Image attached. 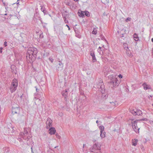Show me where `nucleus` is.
Returning <instances> with one entry per match:
<instances>
[{
	"label": "nucleus",
	"mask_w": 153,
	"mask_h": 153,
	"mask_svg": "<svg viewBox=\"0 0 153 153\" xmlns=\"http://www.w3.org/2000/svg\"><path fill=\"white\" fill-rule=\"evenodd\" d=\"M38 52L37 49L34 47L29 48L26 53V58L30 62H33L36 59Z\"/></svg>",
	"instance_id": "f257e3e1"
},
{
	"label": "nucleus",
	"mask_w": 153,
	"mask_h": 153,
	"mask_svg": "<svg viewBox=\"0 0 153 153\" xmlns=\"http://www.w3.org/2000/svg\"><path fill=\"white\" fill-rule=\"evenodd\" d=\"M98 88L99 91L102 94H106L104 95V97H105V98H106V97H107V95H106L107 94H106L107 92L105 88V85L102 80H100L95 85V86H94L93 89H94V88ZM103 95H102V96L103 97Z\"/></svg>",
	"instance_id": "f03ea898"
},
{
	"label": "nucleus",
	"mask_w": 153,
	"mask_h": 153,
	"mask_svg": "<svg viewBox=\"0 0 153 153\" xmlns=\"http://www.w3.org/2000/svg\"><path fill=\"white\" fill-rule=\"evenodd\" d=\"M28 129L25 128L24 129V132H21L19 136L23 138L25 141L26 142L27 145L29 146L30 141L31 137L30 136L29 133L28 132Z\"/></svg>",
	"instance_id": "7ed1b4c3"
},
{
	"label": "nucleus",
	"mask_w": 153,
	"mask_h": 153,
	"mask_svg": "<svg viewBox=\"0 0 153 153\" xmlns=\"http://www.w3.org/2000/svg\"><path fill=\"white\" fill-rule=\"evenodd\" d=\"M18 86V81L17 79H14L11 82L10 87V92L13 93L17 90Z\"/></svg>",
	"instance_id": "20e7f679"
},
{
	"label": "nucleus",
	"mask_w": 153,
	"mask_h": 153,
	"mask_svg": "<svg viewBox=\"0 0 153 153\" xmlns=\"http://www.w3.org/2000/svg\"><path fill=\"white\" fill-rule=\"evenodd\" d=\"M108 78L110 79V83L114 87H116L118 86L119 85V83L118 82V80L115 76L113 75H110L108 76Z\"/></svg>",
	"instance_id": "39448f33"
},
{
	"label": "nucleus",
	"mask_w": 153,
	"mask_h": 153,
	"mask_svg": "<svg viewBox=\"0 0 153 153\" xmlns=\"http://www.w3.org/2000/svg\"><path fill=\"white\" fill-rule=\"evenodd\" d=\"M101 145L98 143H95L93 145L92 148L90 149V151L92 152H96V151H99V153H101L100 151Z\"/></svg>",
	"instance_id": "423d86ee"
},
{
	"label": "nucleus",
	"mask_w": 153,
	"mask_h": 153,
	"mask_svg": "<svg viewBox=\"0 0 153 153\" xmlns=\"http://www.w3.org/2000/svg\"><path fill=\"white\" fill-rule=\"evenodd\" d=\"M131 123L132 128L134 131L136 133L139 134V133L140 128L137 126V120L133 121V120H132Z\"/></svg>",
	"instance_id": "0eeeda50"
},
{
	"label": "nucleus",
	"mask_w": 153,
	"mask_h": 153,
	"mask_svg": "<svg viewBox=\"0 0 153 153\" xmlns=\"http://www.w3.org/2000/svg\"><path fill=\"white\" fill-rule=\"evenodd\" d=\"M130 111L133 115L135 116H140L142 114L141 111L139 109H131L130 110Z\"/></svg>",
	"instance_id": "6e6552de"
},
{
	"label": "nucleus",
	"mask_w": 153,
	"mask_h": 153,
	"mask_svg": "<svg viewBox=\"0 0 153 153\" xmlns=\"http://www.w3.org/2000/svg\"><path fill=\"white\" fill-rule=\"evenodd\" d=\"M46 128L48 129L52 126V121L50 118H48L46 122Z\"/></svg>",
	"instance_id": "1a4fd4ad"
},
{
	"label": "nucleus",
	"mask_w": 153,
	"mask_h": 153,
	"mask_svg": "<svg viewBox=\"0 0 153 153\" xmlns=\"http://www.w3.org/2000/svg\"><path fill=\"white\" fill-rule=\"evenodd\" d=\"M19 108L18 107H13L12 109V113L13 114L18 113L19 112Z\"/></svg>",
	"instance_id": "9d476101"
},
{
	"label": "nucleus",
	"mask_w": 153,
	"mask_h": 153,
	"mask_svg": "<svg viewBox=\"0 0 153 153\" xmlns=\"http://www.w3.org/2000/svg\"><path fill=\"white\" fill-rule=\"evenodd\" d=\"M90 55L91 56L92 58V62H93L97 61V59L95 54V52L93 51H91L90 52Z\"/></svg>",
	"instance_id": "9b49d317"
},
{
	"label": "nucleus",
	"mask_w": 153,
	"mask_h": 153,
	"mask_svg": "<svg viewBox=\"0 0 153 153\" xmlns=\"http://www.w3.org/2000/svg\"><path fill=\"white\" fill-rule=\"evenodd\" d=\"M35 96V98L37 99H39L40 100H41L42 99L43 97V93L42 92L40 91L38 93V94Z\"/></svg>",
	"instance_id": "f8f14e48"
},
{
	"label": "nucleus",
	"mask_w": 153,
	"mask_h": 153,
	"mask_svg": "<svg viewBox=\"0 0 153 153\" xmlns=\"http://www.w3.org/2000/svg\"><path fill=\"white\" fill-rule=\"evenodd\" d=\"M142 86L143 87V88L145 90L151 89H152L151 86L147 84L146 82L143 83L142 84Z\"/></svg>",
	"instance_id": "ddd939ff"
},
{
	"label": "nucleus",
	"mask_w": 153,
	"mask_h": 153,
	"mask_svg": "<svg viewBox=\"0 0 153 153\" xmlns=\"http://www.w3.org/2000/svg\"><path fill=\"white\" fill-rule=\"evenodd\" d=\"M63 66L64 65L63 63H59L56 66L57 71H59L62 70Z\"/></svg>",
	"instance_id": "4468645a"
},
{
	"label": "nucleus",
	"mask_w": 153,
	"mask_h": 153,
	"mask_svg": "<svg viewBox=\"0 0 153 153\" xmlns=\"http://www.w3.org/2000/svg\"><path fill=\"white\" fill-rule=\"evenodd\" d=\"M49 129V133L51 135H53L55 134L56 132V129L54 127H50Z\"/></svg>",
	"instance_id": "2eb2a0df"
},
{
	"label": "nucleus",
	"mask_w": 153,
	"mask_h": 153,
	"mask_svg": "<svg viewBox=\"0 0 153 153\" xmlns=\"http://www.w3.org/2000/svg\"><path fill=\"white\" fill-rule=\"evenodd\" d=\"M68 90L66 89L63 91L62 93V96L64 97L65 100H66L67 98L68 97Z\"/></svg>",
	"instance_id": "dca6fc26"
},
{
	"label": "nucleus",
	"mask_w": 153,
	"mask_h": 153,
	"mask_svg": "<svg viewBox=\"0 0 153 153\" xmlns=\"http://www.w3.org/2000/svg\"><path fill=\"white\" fill-rule=\"evenodd\" d=\"M116 101L110 102L108 103V105L110 106L111 108H114L116 106Z\"/></svg>",
	"instance_id": "f3484780"
},
{
	"label": "nucleus",
	"mask_w": 153,
	"mask_h": 153,
	"mask_svg": "<svg viewBox=\"0 0 153 153\" xmlns=\"http://www.w3.org/2000/svg\"><path fill=\"white\" fill-rule=\"evenodd\" d=\"M74 31L76 33V36L79 38H81V36L80 33V32L78 31V30H75Z\"/></svg>",
	"instance_id": "a211bd4d"
},
{
	"label": "nucleus",
	"mask_w": 153,
	"mask_h": 153,
	"mask_svg": "<svg viewBox=\"0 0 153 153\" xmlns=\"http://www.w3.org/2000/svg\"><path fill=\"white\" fill-rule=\"evenodd\" d=\"M126 51V53L127 55L130 57H132V54L130 53V51L128 49H125Z\"/></svg>",
	"instance_id": "6ab92c4d"
},
{
	"label": "nucleus",
	"mask_w": 153,
	"mask_h": 153,
	"mask_svg": "<svg viewBox=\"0 0 153 153\" xmlns=\"http://www.w3.org/2000/svg\"><path fill=\"white\" fill-rule=\"evenodd\" d=\"M101 58L102 61L104 62H107L108 61V59L107 58L105 57L104 56H101Z\"/></svg>",
	"instance_id": "aec40b11"
},
{
	"label": "nucleus",
	"mask_w": 153,
	"mask_h": 153,
	"mask_svg": "<svg viewBox=\"0 0 153 153\" xmlns=\"http://www.w3.org/2000/svg\"><path fill=\"white\" fill-rule=\"evenodd\" d=\"M100 137L102 139L105 137V131L102 132L101 131L100 132Z\"/></svg>",
	"instance_id": "412c9836"
},
{
	"label": "nucleus",
	"mask_w": 153,
	"mask_h": 153,
	"mask_svg": "<svg viewBox=\"0 0 153 153\" xmlns=\"http://www.w3.org/2000/svg\"><path fill=\"white\" fill-rule=\"evenodd\" d=\"M134 38L135 41H137L139 40V38L136 33H134Z\"/></svg>",
	"instance_id": "4be33fe9"
},
{
	"label": "nucleus",
	"mask_w": 153,
	"mask_h": 153,
	"mask_svg": "<svg viewBox=\"0 0 153 153\" xmlns=\"http://www.w3.org/2000/svg\"><path fill=\"white\" fill-rule=\"evenodd\" d=\"M138 140L137 139H134V141L132 143V144L133 146H136L137 144Z\"/></svg>",
	"instance_id": "5701e85b"
},
{
	"label": "nucleus",
	"mask_w": 153,
	"mask_h": 153,
	"mask_svg": "<svg viewBox=\"0 0 153 153\" xmlns=\"http://www.w3.org/2000/svg\"><path fill=\"white\" fill-rule=\"evenodd\" d=\"M78 13H79V14H78L79 16L82 17H84V11H82L80 13L79 12H78Z\"/></svg>",
	"instance_id": "b1692460"
},
{
	"label": "nucleus",
	"mask_w": 153,
	"mask_h": 153,
	"mask_svg": "<svg viewBox=\"0 0 153 153\" xmlns=\"http://www.w3.org/2000/svg\"><path fill=\"white\" fill-rule=\"evenodd\" d=\"M85 15L87 17H89L90 16L89 13L87 10L84 11V15Z\"/></svg>",
	"instance_id": "393cba45"
},
{
	"label": "nucleus",
	"mask_w": 153,
	"mask_h": 153,
	"mask_svg": "<svg viewBox=\"0 0 153 153\" xmlns=\"http://www.w3.org/2000/svg\"><path fill=\"white\" fill-rule=\"evenodd\" d=\"M99 128L100 130V132L105 131H104V128L103 126H100L99 127Z\"/></svg>",
	"instance_id": "a878e982"
},
{
	"label": "nucleus",
	"mask_w": 153,
	"mask_h": 153,
	"mask_svg": "<svg viewBox=\"0 0 153 153\" xmlns=\"http://www.w3.org/2000/svg\"><path fill=\"white\" fill-rule=\"evenodd\" d=\"M100 37L102 40H105V41L107 42L105 37L102 35H100Z\"/></svg>",
	"instance_id": "bb28decb"
},
{
	"label": "nucleus",
	"mask_w": 153,
	"mask_h": 153,
	"mask_svg": "<svg viewBox=\"0 0 153 153\" xmlns=\"http://www.w3.org/2000/svg\"><path fill=\"white\" fill-rule=\"evenodd\" d=\"M123 47L124 48L125 50L126 49H128V45L126 43H123Z\"/></svg>",
	"instance_id": "cd10ccee"
},
{
	"label": "nucleus",
	"mask_w": 153,
	"mask_h": 153,
	"mask_svg": "<svg viewBox=\"0 0 153 153\" xmlns=\"http://www.w3.org/2000/svg\"><path fill=\"white\" fill-rule=\"evenodd\" d=\"M97 30L96 28H94L92 32V33L93 34L96 35L97 33Z\"/></svg>",
	"instance_id": "c85d7f7f"
},
{
	"label": "nucleus",
	"mask_w": 153,
	"mask_h": 153,
	"mask_svg": "<svg viewBox=\"0 0 153 153\" xmlns=\"http://www.w3.org/2000/svg\"><path fill=\"white\" fill-rule=\"evenodd\" d=\"M22 139H23V138H22V137H21L19 135V137L17 138V140L20 142H21L22 141Z\"/></svg>",
	"instance_id": "c756f323"
},
{
	"label": "nucleus",
	"mask_w": 153,
	"mask_h": 153,
	"mask_svg": "<svg viewBox=\"0 0 153 153\" xmlns=\"http://www.w3.org/2000/svg\"><path fill=\"white\" fill-rule=\"evenodd\" d=\"M41 10L45 14L46 12V10L45 8L42 7L41 8Z\"/></svg>",
	"instance_id": "7c9ffc66"
},
{
	"label": "nucleus",
	"mask_w": 153,
	"mask_h": 153,
	"mask_svg": "<svg viewBox=\"0 0 153 153\" xmlns=\"http://www.w3.org/2000/svg\"><path fill=\"white\" fill-rule=\"evenodd\" d=\"M35 87L36 88V92L34 94V96L36 95V94H38V93L39 92V89H38L36 86H35Z\"/></svg>",
	"instance_id": "2f4dec72"
},
{
	"label": "nucleus",
	"mask_w": 153,
	"mask_h": 153,
	"mask_svg": "<svg viewBox=\"0 0 153 153\" xmlns=\"http://www.w3.org/2000/svg\"><path fill=\"white\" fill-rule=\"evenodd\" d=\"M55 135L56 138H57L58 139H60L61 138V136L58 133H56L55 134Z\"/></svg>",
	"instance_id": "473e14b6"
},
{
	"label": "nucleus",
	"mask_w": 153,
	"mask_h": 153,
	"mask_svg": "<svg viewBox=\"0 0 153 153\" xmlns=\"http://www.w3.org/2000/svg\"><path fill=\"white\" fill-rule=\"evenodd\" d=\"M97 51L100 54L102 55L103 53V52L101 50L97 49Z\"/></svg>",
	"instance_id": "72a5a7b5"
},
{
	"label": "nucleus",
	"mask_w": 153,
	"mask_h": 153,
	"mask_svg": "<svg viewBox=\"0 0 153 153\" xmlns=\"http://www.w3.org/2000/svg\"><path fill=\"white\" fill-rule=\"evenodd\" d=\"M131 19V18H130L128 17L126 19L125 21L126 22H128V21H130Z\"/></svg>",
	"instance_id": "f704fd0d"
},
{
	"label": "nucleus",
	"mask_w": 153,
	"mask_h": 153,
	"mask_svg": "<svg viewBox=\"0 0 153 153\" xmlns=\"http://www.w3.org/2000/svg\"><path fill=\"white\" fill-rule=\"evenodd\" d=\"M43 37L44 36H43V33H41L40 35L39 38L40 39H42L43 38Z\"/></svg>",
	"instance_id": "c9c22d12"
},
{
	"label": "nucleus",
	"mask_w": 153,
	"mask_h": 153,
	"mask_svg": "<svg viewBox=\"0 0 153 153\" xmlns=\"http://www.w3.org/2000/svg\"><path fill=\"white\" fill-rule=\"evenodd\" d=\"M140 120L141 121H147V119L146 118H144L140 119Z\"/></svg>",
	"instance_id": "e433bc0d"
},
{
	"label": "nucleus",
	"mask_w": 153,
	"mask_h": 153,
	"mask_svg": "<svg viewBox=\"0 0 153 153\" xmlns=\"http://www.w3.org/2000/svg\"><path fill=\"white\" fill-rule=\"evenodd\" d=\"M50 61L52 63L53 61V59L52 58H49Z\"/></svg>",
	"instance_id": "4c0bfd02"
},
{
	"label": "nucleus",
	"mask_w": 153,
	"mask_h": 153,
	"mask_svg": "<svg viewBox=\"0 0 153 153\" xmlns=\"http://www.w3.org/2000/svg\"><path fill=\"white\" fill-rule=\"evenodd\" d=\"M4 45L5 47H6L7 46V42L6 41H5L4 42Z\"/></svg>",
	"instance_id": "58836bf2"
},
{
	"label": "nucleus",
	"mask_w": 153,
	"mask_h": 153,
	"mask_svg": "<svg viewBox=\"0 0 153 153\" xmlns=\"http://www.w3.org/2000/svg\"><path fill=\"white\" fill-rule=\"evenodd\" d=\"M124 34H122L121 35V38L123 39H125V37L124 36Z\"/></svg>",
	"instance_id": "ea45409f"
},
{
	"label": "nucleus",
	"mask_w": 153,
	"mask_h": 153,
	"mask_svg": "<svg viewBox=\"0 0 153 153\" xmlns=\"http://www.w3.org/2000/svg\"><path fill=\"white\" fill-rule=\"evenodd\" d=\"M118 77H119L120 78H122L123 77V76L121 75V74H120L119 75H118Z\"/></svg>",
	"instance_id": "a19ab883"
},
{
	"label": "nucleus",
	"mask_w": 153,
	"mask_h": 153,
	"mask_svg": "<svg viewBox=\"0 0 153 153\" xmlns=\"http://www.w3.org/2000/svg\"><path fill=\"white\" fill-rule=\"evenodd\" d=\"M65 26L67 27L68 28V30H70V28L69 26L68 25H66Z\"/></svg>",
	"instance_id": "79ce46f5"
},
{
	"label": "nucleus",
	"mask_w": 153,
	"mask_h": 153,
	"mask_svg": "<svg viewBox=\"0 0 153 153\" xmlns=\"http://www.w3.org/2000/svg\"><path fill=\"white\" fill-rule=\"evenodd\" d=\"M58 115L62 117L63 115V114L62 113H59Z\"/></svg>",
	"instance_id": "37998d69"
},
{
	"label": "nucleus",
	"mask_w": 153,
	"mask_h": 153,
	"mask_svg": "<svg viewBox=\"0 0 153 153\" xmlns=\"http://www.w3.org/2000/svg\"><path fill=\"white\" fill-rule=\"evenodd\" d=\"M64 19H65V20H64V21L65 22V23H66V22H68V21L67 20H66V19H65V17L64 18Z\"/></svg>",
	"instance_id": "c03bdc74"
},
{
	"label": "nucleus",
	"mask_w": 153,
	"mask_h": 153,
	"mask_svg": "<svg viewBox=\"0 0 153 153\" xmlns=\"http://www.w3.org/2000/svg\"><path fill=\"white\" fill-rule=\"evenodd\" d=\"M34 145V144H33V145L31 147V151H32V150H33V145Z\"/></svg>",
	"instance_id": "a18cd8bd"
},
{
	"label": "nucleus",
	"mask_w": 153,
	"mask_h": 153,
	"mask_svg": "<svg viewBox=\"0 0 153 153\" xmlns=\"http://www.w3.org/2000/svg\"><path fill=\"white\" fill-rule=\"evenodd\" d=\"M58 62H59V63H62L61 60H59Z\"/></svg>",
	"instance_id": "49530a36"
},
{
	"label": "nucleus",
	"mask_w": 153,
	"mask_h": 153,
	"mask_svg": "<svg viewBox=\"0 0 153 153\" xmlns=\"http://www.w3.org/2000/svg\"><path fill=\"white\" fill-rule=\"evenodd\" d=\"M101 47H99L98 48V49H99V50H100H100H101Z\"/></svg>",
	"instance_id": "de8ad7c7"
},
{
	"label": "nucleus",
	"mask_w": 153,
	"mask_h": 153,
	"mask_svg": "<svg viewBox=\"0 0 153 153\" xmlns=\"http://www.w3.org/2000/svg\"><path fill=\"white\" fill-rule=\"evenodd\" d=\"M59 30L61 32H62V29H59Z\"/></svg>",
	"instance_id": "09e8293b"
},
{
	"label": "nucleus",
	"mask_w": 153,
	"mask_h": 153,
	"mask_svg": "<svg viewBox=\"0 0 153 153\" xmlns=\"http://www.w3.org/2000/svg\"><path fill=\"white\" fill-rule=\"evenodd\" d=\"M96 123H97V124H98V120H97V121H96Z\"/></svg>",
	"instance_id": "8fccbe9b"
},
{
	"label": "nucleus",
	"mask_w": 153,
	"mask_h": 153,
	"mask_svg": "<svg viewBox=\"0 0 153 153\" xmlns=\"http://www.w3.org/2000/svg\"><path fill=\"white\" fill-rule=\"evenodd\" d=\"M3 48H2V47H1V48H0V50H2V49H3Z\"/></svg>",
	"instance_id": "3c124183"
},
{
	"label": "nucleus",
	"mask_w": 153,
	"mask_h": 153,
	"mask_svg": "<svg viewBox=\"0 0 153 153\" xmlns=\"http://www.w3.org/2000/svg\"><path fill=\"white\" fill-rule=\"evenodd\" d=\"M58 146H56L54 147V148H57L58 147Z\"/></svg>",
	"instance_id": "603ef678"
},
{
	"label": "nucleus",
	"mask_w": 153,
	"mask_h": 153,
	"mask_svg": "<svg viewBox=\"0 0 153 153\" xmlns=\"http://www.w3.org/2000/svg\"><path fill=\"white\" fill-rule=\"evenodd\" d=\"M22 95H22L21 96H20V98H21V99H22Z\"/></svg>",
	"instance_id": "864d4df0"
},
{
	"label": "nucleus",
	"mask_w": 153,
	"mask_h": 153,
	"mask_svg": "<svg viewBox=\"0 0 153 153\" xmlns=\"http://www.w3.org/2000/svg\"><path fill=\"white\" fill-rule=\"evenodd\" d=\"M152 41L153 42V38L151 39Z\"/></svg>",
	"instance_id": "5fc2aeb1"
},
{
	"label": "nucleus",
	"mask_w": 153,
	"mask_h": 153,
	"mask_svg": "<svg viewBox=\"0 0 153 153\" xmlns=\"http://www.w3.org/2000/svg\"><path fill=\"white\" fill-rule=\"evenodd\" d=\"M35 15H34V16L33 19H36V18L35 17Z\"/></svg>",
	"instance_id": "6e6d98bb"
},
{
	"label": "nucleus",
	"mask_w": 153,
	"mask_h": 153,
	"mask_svg": "<svg viewBox=\"0 0 153 153\" xmlns=\"http://www.w3.org/2000/svg\"><path fill=\"white\" fill-rule=\"evenodd\" d=\"M0 53H2V50H0Z\"/></svg>",
	"instance_id": "4d7b16f0"
},
{
	"label": "nucleus",
	"mask_w": 153,
	"mask_h": 153,
	"mask_svg": "<svg viewBox=\"0 0 153 153\" xmlns=\"http://www.w3.org/2000/svg\"><path fill=\"white\" fill-rule=\"evenodd\" d=\"M31 153H34L33 152V150H32V151H31Z\"/></svg>",
	"instance_id": "13d9d810"
},
{
	"label": "nucleus",
	"mask_w": 153,
	"mask_h": 153,
	"mask_svg": "<svg viewBox=\"0 0 153 153\" xmlns=\"http://www.w3.org/2000/svg\"><path fill=\"white\" fill-rule=\"evenodd\" d=\"M74 1H78V0H74Z\"/></svg>",
	"instance_id": "bf43d9fd"
},
{
	"label": "nucleus",
	"mask_w": 153,
	"mask_h": 153,
	"mask_svg": "<svg viewBox=\"0 0 153 153\" xmlns=\"http://www.w3.org/2000/svg\"><path fill=\"white\" fill-rule=\"evenodd\" d=\"M103 15L105 16V13H104L103 14Z\"/></svg>",
	"instance_id": "052dcab7"
},
{
	"label": "nucleus",
	"mask_w": 153,
	"mask_h": 153,
	"mask_svg": "<svg viewBox=\"0 0 153 153\" xmlns=\"http://www.w3.org/2000/svg\"><path fill=\"white\" fill-rule=\"evenodd\" d=\"M94 152V153H99V152H96V153L95 152Z\"/></svg>",
	"instance_id": "680f3d73"
},
{
	"label": "nucleus",
	"mask_w": 153,
	"mask_h": 153,
	"mask_svg": "<svg viewBox=\"0 0 153 153\" xmlns=\"http://www.w3.org/2000/svg\"><path fill=\"white\" fill-rule=\"evenodd\" d=\"M10 16H13V15H11V14H10Z\"/></svg>",
	"instance_id": "e2e57ef3"
},
{
	"label": "nucleus",
	"mask_w": 153,
	"mask_h": 153,
	"mask_svg": "<svg viewBox=\"0 0 153 153\" xmlns=\"http://www.w3.org/2000/svg\"><path fill=\"white\" fill-rule=\"evenodd\" d=\"M7 15V13H5L4 14V15Z\"/></svg>",
	"instance_id": "0e129e2a"
},
{
	"label": "nucleus",
	"mask_w": 153,
	"mask_h": 153,
	"mask_svg": "<svg viewBox=\"0 0 153 153\" xmlns=\"http://www.w3.org/2000/svg\"><path fill=\"white\" fill-rule=\"evenodd\" d=\"M17 4H19V2H17Z\"/></svg>",
	"instance_id": "69168bd1"
},
{
	"label": "nucleus",
	"mask_w": 153,
	"mask_h": 153,
	"mask_svg": "<svg viewBox=\"0 0 153 153\" xmlns=\"http://www.w3.org/2000/svg\"><path fill=\"white\" fill-rule=\"evenodd\" d=\"M41 23H43V22H42V21H41Z\"/></svg>",
	"instance_id": "338daca9"
},
{
	"label": "nucleus",
	"mask_w": 153,
	"mask_h": 153,
	"mask_svg": "<svg viewBox=\"0 0 153 153\" xmlns=\"http://www.w3.org/2000/svg\"><path fill=\"white\" fill-rule=\"evenodd\" d=\"M85 144H83V146L84 147V146H85Z\"/></svg>",
	"instance_id": "774afa93"
}]
</instances>
